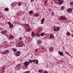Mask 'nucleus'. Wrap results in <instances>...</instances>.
<instances>
[{"label": "nucleus", "mask_w": 73, "mask_h": 73, "mask_svg": "<svg viewBox=\"0 0 73 73\" xmlns=\"http://www.w3.org/2000/svg\"><path fill=\"white\" fill-rule=\"evenodd\" d=\"M29 64H30L29 62L26 61L25 62L23 63V64L25 67H26V68H27V66H29Z\"/></svg>", "instance_id": "nucleus-2"}, {"label": "nucleus", "mask_w": 73, "mask_h": 73, "mask_svg": "<svg viewBox=\"0 0 73 73\" xmlns=\"http://www.w3.org/2000/svg\"><path fill=\"white\" fill-rule=\"evenodd\" d=\"M51 14L52 16H54V12H52V13H51Z\"/></svg>", "instance_id": "nucleus-35"}, {"label": "nucleus", "mask_w": 73, "mask_h": 73, "mask_svg": "<svg viewBox=\"0 0 73 73\" xmlns=\"http://www.w3.org/2000/svg\"><path fill=\"white\" fill-rule=\"evenodd\" d=\"M36 62L37 63V64L38 63V61L36 60Z\"/></svg>", "instance_id": "nucleus-44"}, {"label": "nucleus", "mask_w": 73, "mask_h": 73, "mask_svg": "<svg viewBox=\"0 0 73 73\" xmlns=\"http://www.w3.org/2000/svg\"><path fill=\"white\" fill-rule=\"evenodd\" d=\"M64 7L62 6L61 7V10H64Z\"/></svg>", "instance_id": "nucleus-27"}, {"label": "nucleus", "mask_w": 73, "mask_h": 73, "mask_svg": "<svg viewBox=\"0 0 73 73\" xmlns=\"http://www.w3.org/2000/svg\"><path fill=\"white\" fill-rule=\"evenodd\" d=\"M36 17H38V14H36Z\"/></svg>", "instance_id": "nucleus-46"}, {"label": "nucleus", "mask_w": 73, "mask_h": 73, "mask_svg": "<svg viewBox=\"0 0 73 73\" xmlns=\"http://www.w3.org/2000/svg\"><path fill=\"white\" fill-rule=\"evenodd\" d=\"M70 33H67V35H68V36H69V35H70Z\"/></svg>", "instance_id": "nucleus-39"}, {"label": "nucleus", "mask_w": 73, "mask_h": 73, "mask_svg": "<svg viewBox=\"0 0 73 73\" xmlns=\"http://www.w3.org/2000/svg\"><path fill=\"white\" fill-rule=\"evenodd\" d=\"M4 11L8 12L9 11V9L8 7H6Z\"/></svg>", "instance_id": "nucleus-12"}, {"label": "nucleus", "mask_w": 73, "mask_h": 73, "mask_svg": "<svg viewBox=\"0 0 73 73\" xmlns=\"http://www.w3.org/2000/svg\"><path fill=\"white\" fill-rule=\"evenodd\" d=\"M58 2L59 5H62L64 1L62 0H58Z\"/></svg>", "instance_id": "nucleus-7"}, {"label": "nucleus", "mask_w": 73, "mask_h": 73, "mask_svg": "<svg viewBox=\"0 0 73 73\" xmlns=\"http://www.w3.org/2000/svg\"><path fill=\"white\" fill-rule=\"evenodd\" d=\"M45 35V34H44V33H42L40 34L41 36H44Z\"/></svg>", "instance_id": "nucleus-24"}, {"label": "nucleus", "mask_w": 73, "mask_h": 73, "mask_svg": "<svg viewBox=\"0 0 73 73\" xmlns=\"http://www.w3.org/2000/svg\"><path fill=\"white\" fill-rule=\"evenodd\" d=\"M4 33H5V31H3L1 32V33L2 35H3Z\"/></svg>", "instance_id": "nucleus-38"}, {"label": "nucleus", "mask_w": 73, "mask_h": 73, "mask_svg": "<svg viewBox=\"0 0 73 73\" xmlns=\"http://www.w3.org/2000/svg\"><path fill=\"white\" fill-rule=\"evenodd\" d=\"M53 36L54 35H53L50 34V38H51L52 39H53V38H54V36Z\"/></svg>", "instance_id": "nucleus-10"}, {"label": "nucleus", "mask_w": 73, "mask_h": 73, "mask_svg": "<svg viewBox=\"0 0 73 73\" xmlns=\"http://www.w3.org/2000/svg\"><path fill=\"white\" fill-rule=\"evenodd\" d=\"M42 49L43 50V49H44V48H42Z\"/></svg>", "instance_id": "nucleus-52"}, {"label": "nucleus", "mask_w": 73, "mask_h": 73, "mask_svg": "<svg viewBox=\"0 0 73 73\" xmlns=\"http://www.w3.org/2000/svg\"><path fill=\"white\" fill-rule=\"evenodd\" d=\"M27 30L28 31H32V29L29 27H28L27 28Z\"/></svg>", "instance_id": "nucleus-14"}, {"label": "nucleus", "mask_w": 73, "mask_h": 73, "mask_svg": "<svg viewBox=\"0 0 73 73\" xmlns=\"http://www.w3.org/2000/svg\"><path fill=\"white\" fill-rule=\"evenodd\" d=\"M35 0H31V2H32V1H34Z\"/></svg>", "instance_id": "nucleus-51"}, {"label": "nucleus", "mask_w": 73, "mask_h": 73, "mask_svg": "<svg viewBox=\"0 0 73 73\" xmlns=\"http://www.w3.org/2000/svg\"><path fill=\"white\" fill-rule=\"evenodd\" d=\"M19 39H20V40H22V38L20 37L19 38Z\"/></svg>", "instance_id": "nucleus-48"}, {"label": "nucleus", "mask_w": 73, "mask_h": 73, "mask_svg": "<svg viewBox=\"0 0 73 73\" xmlns=\"http://www.w3.org/2000/svg\"><path fill=\"white\" fill-rule=\"evenodd\" d=\"M58 52L59 54H60V56H62L63 55V52H62L58 51Z\"/></svg>", "instance_id": "nucleus-13"}, {"label": "nucleus", "mask_w": 73, "mask_h": 73, "mask_svg": "<svg viewBox=\"0 0 73 73\" xmlns=\"http://www.w3.org/2000/svg\"><path fill=\"white\" fill-rule=\"evenodd\" d=\"M17 53H18L19 54H20V52L19 51H17Z\"/></svg>", "instance_id": "nucleus-43"}, {"label": "nucleus", "mask_w": 73, "mask_h": 73, "mask_svg": "<svg viewBox=\"0 0 73 73\" xmlns=\"http://www.w3.org/2000/svg\"><path fill=\"white\" fill-rule=\"evenodd\" d=\"M4 70H1V72L2 73H4Z\"/></svg>", "instance_id": "nucleus-37"}, {"label": "nucleus", "mask_w": 73, "mask_h": 73, "mask_svg": "<svg viewBox=\"0 0 73 73\" xmlns=\"http://www.w3.org/2000/svg\"><path fill=\"white\" fill-rule=\"evenodd\" d=\"M42 42L41 40H38L37 42V44H38V45H39V44H41Z\"/></svg>", "instance_id": "nucleus-11"}, {"label": "nucleus", "mask_w": 73, "mask_h": 73, "mask_svg": "<svg viewBox=\"0 0 73 73\" xmlns=\"http://www.w3.org/2000/svg\"><path fill=\"white\" fill-rule=\"evenodd\" d=\"M18 15H20V13H19V14H18Z\"/></svg>", "instance_id": "nucleus-55"}, {"label": "nucleus", "mask_w": 73, "mask_h": 73, "mask_svg": "<svg viewBox=\"0 0 73 73\" xmlns=\"http://www.w3.org/2000/svg\"><path fill=\"white\" fill-rule=\"evenodd\" d=\"M33 13V11H31L29 12V15H31V14H32Z\"/></svg>", "instance_id": "nucleus-17"}, {"label": "nucleus", "mask_w": 73, "mask_h": 73, "mask_svg": "<svg viewBox=\"0 0 73 73\" xmlns=\"http://www.w3.org/2000/svg\"><path fill=\"white\" fill-rule=\"evenodd\" d=\"M26 27L27 28H29L30 27V25H29L28 24H26Z\"/></svg>", "instance_id": "nucleus-19"}, {"label": "nucleus", "mask_w": 73, "mask_h": 73, "mask_svg": "<svg viewBox=\"0 0 73 73\" xmlns=\"http://www.w3.org/2000/svg\"><path fill=\"white\" fill-rule=\"evenodd\" d=\"M18 5L19 6H20V5H22V3H21V2H19L18 3Z\"/></svg>", "instance_id": "nucleus-15"}, {"label": "nucleus", "mask_w": 73, "mask_h": 73, "mask_svg": "<svg viewBox=\"0 0 73 73\" xmlns=\"http://www.w3.org/2000/svg\"><path fill=\"white\" fill-rule=\"evenodd\" d=\"M5 52H6V53H9V51L8 50H6Z\"/></svg>", "instance_id": "nucleus-16"}, {"label": "nucleus", "mask_w": 73, "mask_h": 73, "mask_svg": "<svg viewBox=\"0 0 73 73\" xmlns=\"http://www.w3.org/2000/svg\"><path fill=\"white\" fill-rule=\"evenodd\" d=\"M9 25H11V23L10 22H9L7 23Z\"/></svg>", "instance_id": "nucleus-29"}, {"label": "nucleus", "mask_w": 73, "mask_h": 73, "mask_svg": "<svg viewBox=\"0 0 73 73\" xmlns=\"http://www.w3.org/2000/svg\"><path fill=\"white\" fill-rule=\"evenodd\" d=\"M47 2H48V1H46L45 2V3H47Z\"/></svg>", "instance_id": "nucleus-50"}, {"label": "nucleus", "mask_w": 73, "mask_h": 73, "mask_svg": "<svg viewBox=\"0 0 73 73\" xmlns=\"http://www.w3.org/2000/svg\"><path fill=\"white\" fill-rule=\"evenodd\" d=\"M72 11H73V9L72 8H69L67 9V11L68 12H69L70 13L72 12Z\"/></svg>", "instance_id": "nucleus-6"}, {"label": "nucleus", "mask_w": 73, "mask_h": 73, "mask_svg": "<svg viewBox=\"0 0 73 73\" xmlns=\"http://www.w3.org/2000/svg\"><path fill=\"white\" fill-rule=\"evenodd\" d=\"M70 5H73V1H72L70 3Z\"/></svg>", "instance_id": "nucleus-25"}, {"label": "nucleus", "mask_w": 73, "mask_h": 73, "mask_svg": "<svg viewBox=\"0 0 73 73\" xmlns=\"http://www.w3.org/2000/svg\"><path fill=\"white\" fill-rule=\"evenodd\" d=\"M18 46L21 47L23 46V43L21 42H19L17 44Z\"/></svg>", "instance_id": "nucleus-5"}, {"label": "nucleus", "mask_w": 73, "mask_h": 73, "mask_svg": "<svg viewBox=\"0 0 73 73\" xmlns=\"http://www.w3.org/2000/svg\"><path fill=\"white\" fill-rule=\"evenodd\" d=\"M11 7H13L14 6V3H13L11 5Z\"/></svg>", "instance_id": "nucleus-30"}, {"label": "nucleus", "mask_w": 73, "mask_h": 73, "mask_svg": "<svg viewBox=\"0 0 73 73\" xmlns=\"http://www.w3.org/2000/svg\"><path fill=\"white\" fill-rule=\"evenodd\" d=\"M29 62H30V63H32V60L31 59H30L29 60Z\"/></svg>", "instance_id": "nucleus-26"}, {"label": "nucleus", "mask_w": 73, "mask_h": 73, "mask_svg": "<svg viewBox=\"0 0 73 73\" xmlns=\"http://www.w3.org/2000/svg\"><path fill=\"white\" fill-rule=\"evenodd\" d=\"M5 33H7V30H5Z\"/></svg>", "instance_id": "nucleus-47"}, {"label": "nucleus", "mask_w": 73, "mask_h": 73, "mask_svg": "<svg viewBox=\"0 0 73 73\" xmlns=\"http://www.w3.org/2000/svg\"><path fill=\"white\" fill-rule=\"evenodd\" d=\"M42 29V28H41V27H40L39 28V29L40 31H41Z\"/></svg>", "instance_id": "nucleus-42"}, {"label": "nucleus", "mask_w": 73, "mask_h": 73, "mask_svg": "<svg viewBox=\"0 0 73 73\" xmlns=\"http://www.w3.org/2000/svg\"><path fill=\"white\" fill-rule=\"evenodd\" d=\"M2 17H3V16H0V17H1V18Z\"/></svg>", "instance_id": "nucleus-53"}, {"label": "nucleus", "mask_w": 73, "mask_h": 73, "mask_svg": "<svg viewBox=\"0 0 73 73\" xmlns=\"http://www.w3.org/2000/svg\"><path fill=\"white\" fill-rule=\"evenodd\" d=\"M20 55V54H19V53H17L16 54V56L17 57H18V56H19Z\"/></svg>", "instance_id": "nucleus-20"}, {"label": "nucleus", "mask_w": 73, "mask_h": 73, "mask_svg": "<svg viewBox=\"0 0 73 73\" xmlns=\"http://www.w3.org/2000/svg\"><path fill=\"white\" fill-rule=\"evenodd\" d=\"M5 69V67L3 66L2 68V70H4Z\"/></svg>", "instance_id": "nucleus-18"}, {"label": "nucleus", "mask_w": 73, "mask_h": 73, "mask_svg": "<svg viewBox=\"0 0 73 73\" xmlns=\"http://www.w3.org/2000/svg\"><path fill=\"white\" fill-rule=\"evenodd\" d=\"M35 35H37V33H35Z\"/></svg>", "instance_id": "nucleus-56"}, {"label": "nucleus", "mask_w": 73, "mask_h": 73, "mask_svg": "<svg viewBox=\"0 0 73 73\" xmlns=\"http://www.w3.org/2000/svg\"><path fill=\"white\" fill-rule=\"evenodd\" d=\"M65 53H66V54H67L68 55H69V54H68V52H67V51H65Z\"/></svg>", "instance_id": "nucleus-41"}, {"label": "nucleus", "mask_w": 73, "mask_h": 73, "mask_svg": "<svg viewBox=\"0 0 73 73\" xmlns=\"http://www.w3.org/2000/svg\"><path fill=\"white\" fill-rule=\"evenodd\" d=\"M43 73H48V72L47 71H44Z\"/></svg>", "instance_id": "nucleus-40"}, {"label": "nucleus", "mask_w": 73, "mask_h": 73, "mask_svg": "<svg viewBox=\"0 0 73 73\" xmlns=\"http://www.w3.org/2000/svg\"><path fill=\"white\" fill-rule=\"evenodd\" d=\"M31 36L32 37H35V35L34 34H33L31 35Z\"/></svg>", "instance_id": "nucleus-33"}, {"label": "nucleus", "mask_w": 73, "mask_h": 73, "mask_svg": "<svg viewBox=\"0 0 73 73\" xmlns=\"http://www.w3.org/2000/svg\"><path fill=\"white\" fill-rule=\"evenodd\" d=\"M44 20H45L44 18H43L41 20V24H44Z\"/></svg>", "instance_id": "nucleus-8"}, {"label": "nucleus", "mask_w": 73, "mask_h": 73, "mask_svg": "<svg viewBox=\"0 0 73 73\" xmlns=\"http://www.w3.org/2000/svg\"><path fill=\"white\" fill-rule=\"evenodd\" d=\"M36 61V59H34L33 60H32V62H35V61Z\"/></svg>", "instance_id": "nucleus-32"}, {"label": "nucleus", "mask_w": 73, "mask_h": 73, "mask_svg": "<svg viewBox=\"0 0 73 73\" xmlns=\"http://www.w3.org/2000/svg\"><path fill=\"white\" fill-rule=\"evenodd\" d=\"M35 52H37V49H36L35 50Z\"/></svg>", "instance_id": "nucleus-49"}, {"label": "nucleus", "mask_w": 73, "mask_h": 73, "mask_svg": "<svg viewBox=\"0 0 73 73\" xmlns=\"http://www.w3.org/2000/svg\"><path fill=\"white\" fill-rule=\"evenodd\" d=\"M13 35H10L9 36V38H11V39H12V38H13Z\"/></svg>", "instance_id": "nucleus-21"}, {"label": "nucleus", "mask_w": 73, "mask_h": 73, "mask_svg": "<svg viewBox=\"0 0 73 73\" xmlns=\"http://www.w3.org/2000/svg\"><path fill=\"white\" fill-rule=\"evenodd\" d=\"M13 27V25L12 24L9 25V27H10V28H12Z\"/></svg>", "instance_id": "nucleus-23"}, {"label": "nucleus", "mask_w": 73, "mask_h": 73, "mask_svg": "<svg viewBox=\"0 0 73 73\" xmlns=\"http://www.w3.org/2000/svg\"><path fill=\"white\" fill-rule=\"evenodd\" d=\"M36 36H37V37H39V36H40V34H37L36 35Z\"/></svg>", "instance_id": "nucleus-34"}, {"label": "nucleus", "mask_w": 73, "mask_h": 73, "mask_svg": "<svg viewBox=\"0 0 73 73\" xmlns=\"http://www.w3.org/2000/svg\"><path fill=\"white\" fill-rule=\"evenodd\" d=\"M66 20V18L63 16H61L59 18L60 20Z\"/></svg>", "instance_id": "nucleus-3"}, {"label": "nucleus", "mask_w": 73, "mask_h": 73, "mask_svg": "<svg viewBox=\"0 0 73 73\" xmlns=\"http://www.w3.org/2000/svg\"><path fill=\"white\" fill-rule=\"evenodd\" d=\"M43 71V70L42 69L39 70V72H40V73H42Z\"/></svg>", "instance_id": "nucleus-22"}, {"label": "nucleus", "mask_w": 73, "mask_h": 73, "mask_svg": "<svg viewBox=\"0 0 73 73\" xmlns=\"http://www.w3.org/2000/svg\"><path fill=\"white\" fill-rule=\"evenodd\" d=\"M71 36L73 37V35H72Z\"/></svg>", "instance_id": "nucleus-54"}, {"label": "nucleus", "mask_w": 73, "mask_h": 73, "mask_svg": "<svg viewBox=\"0 0 73 73\" xmlns=\"http://www.w3.org/2000/svg\"><path fill=\"white\" fill-rule=\"evenodd\" d=\"M31 72L30 71H27L25 72V73H29Z\"/></svg>", "instance_id": "nucleus-31"}, {"label": "nucleus", "mask_w": 73, "mask_h": 73, "mask_svg": "<svg viewBox=\"0 0 73 73\" xmlns=\"http://www.w3.org/2000/svg\"><path fill=\"white\" fill-rule=\"evenodd\" d=\"M34 35V32H32L31 33V35Z\"/></svg>", "instance_id": "nucleus-45"}, {"label": "nucleus", "mask_w": 73, "mask_h": 73, "mask_svg": "<svg viewBox=\"0 0 73 73\" xmlns=\"http://www.w3.org/2000/svg\"><path fill=\"white\" fill-rule=\"evenodd\" d=\"M21 64H17L16 66V70H20V69H21Z\"/></svg>", "instance_id": "nucleus-1"}, {"label": "nucleus", "mask_w": 73, "mask_h": 73, "mask_svg": "<svg viewBox=\"0 0 73 73\" xmlns=\"http://www.w3.org/2000/svg\"><path fill=\"white\" fill-rule=\"evenodd\" d=\"M2 54H6V52L5 51H3L2 52Z\"/></svg>", "instance_id": "nucleus-28"}, {"label": "nucleus", "mask_w": 73, "mask_h": 73, "mask_svg": "<svg viewBox=\"0 0 73 73\" xmlns=\"http://www.w3.org/2000/svg\"><path fill=\"white\" fill-rule=\"evenodd\" d=\"M57 28H56L55 29V27H53V30L54 31H55V32H56V31H57V32L59 31V30H60V28L58 27H57Z\"/></svg>", "instance_id": "nucleus-4"}, {"label": "nucleus", "mask_w": 73, "mask_h": 73, "mask_svg": "<svg viewBox=\"0 0 73 73\" xmlns=\"http://www.w3.org/2000/svg\"><path fill=\"white\" fill-rule=\"evenodd\" d=\"M13 51L14 52H17V50L16 49H13Z\"/></svg>", "instance_id": "nucleus-36"}, {"label": "nucleus", "mask_w": 73, "mask_h": 73, "mask_svg": "<svg viewBox=\"0 0 73 73\" xmlns=\"http://www.w3.org/2000/svg\"><path fill=\"white\" fill-rule=\"evenodd\" d=\"M54 49V48H53L52 47H51L50 48L49 50L50 52H52L53 51V50Z\"/></svg>", "instance_id": "nucleus-9"}]
</instances>
